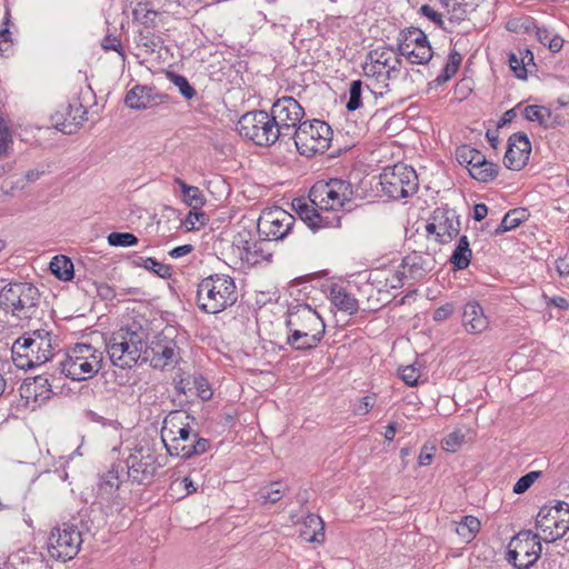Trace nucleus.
Wrapping results in <instances>:
<instances>
[{
	"label": "nucleus",
	"instance_id": "f257e3e1",
	"mask_svg": "<svg viewBox=\"0 0 569 569\" xmlns=\"http://www.w3.org/2000/svg\"><path fill=\"white\" fill-rule=\"evenodd\" d=\"M402 61L398 51L389 46L370 50L362 63L363 76L371 80L380 90L388 89L390 82L398 80L400 91L412 94L417 87L413 86V76H421L419 70L401 71Z\"/></svg>",
	"mask_w": 569,
	"mask_h": 569
},
{
	"label": "nucleus",
	"instance_id": "f03ea898",
	"mask_svg": "<svg viewBox=\"0 0 569 569\" xmlns=\"http://www.w3.org/2000/svg\"><path fill=\"white\" fill-rule=\"evenodd\" d=\"M286 327L289 331L287 345L299 351L316 348L326 333L323 319L307 303H296L288 307Z\"/></svg>",
	"mask_w": 569,
	"mask_h": 569
},
{
	"label": "nucleus",
	"instance_id": "7ed1b4c3",
	"mask_svg": "<svg viewBox=\"0 0 569 569\" xmlns=\"http://www.w3.org/2000/svg\"><path fill=\"white\" fill-rule=\"evenodd\" d=\"M52 341V333L44 329L23 333L11 347L12 362L22 370L46 363L53 356Z\"/></svg>",
	"mask_w": 569,
	"mask_h": 569
},
{
	"label": "nucleus",
	"instance_id": "20e7f679",
	"mask_svg": "<svg viewBox=\"0 0 569 569\" xmlns=\"http://www.w3.org/2000/svg\"><path fill=\"white\" fill-rule=\"evenodd\" d=\"M237 299L234 279L228 274H210L197 288V305L204 313L217 315L234 305Z\"/></svg>",
	"mask_w": 569,
	"mask_h": 569
},
{
	"label": "nucleus",
	"instance_id": "39448f33",
	"mask_svg": "<svg viewBox=\"0 0 569 569\" xmlns=\"http://www.w3.org/2000/svg\"><path fill=\"white\" fill-rule=\"evenodd\" d=\"M147 332L139 326L122 327L112 332L107 341L110 360L122 369L132 368L146 351Z\"/></svg>",
	"mask_w": 569,
	"mask_h": 569
},
{
	"label": "nucleus",
	"instance_id": "423d86ee",
	"mask_svg": "<svg viewBox=\"0 0 569 569\" xmlns=\"http://www.w3.org/2000/svg\"><path fill=\"white\" fill-rule=\"evenodd\" d=\"M39 303L40 292L30 282H10L0 290V308L18 319L34 318Z\"/></svg>",
	"mask_w": 569,
	"mask_h": 569
},
{
	"label": "nucleus",
	"instance_id": "0eeeda50",
	"mask_svg": "<svg viewBox=\"0 0 569 569\" xmlns=\"http://www.w3.org/2000/svg\"><path fill=\"white\" fill-rule=\"evenodd\" d=\"M60 365L66 377L74 381H84L93 378L101 369L102 353L91 345L77 343L68 349Z\"/></svg>",
	"mask_w": 569,
	"mask_h": 569
},
{
	"label": "nucleus",
	"instance_id": "6e6552de",
	"mask_svg": "<svg viewBox=\"0 0 569 569\" xmlns=\"http://www.w3.org/2000/svg\"><path fill=\"white\" fill-rule=\"evenodd\" d=\"M240 136L259 147H270L281 141V132L276 128L273 118L263 110L244 113L238 121Z\"/></svg>",
	"mask_w": 569,
	"mask_h": 569
},
{
	"label": "nucleus",
	"instance_id": "1a4fd4ad",
	"mask_svg": "<svg viewBox=\"0 0 569 569\" xmlns=\"http://www.w3.org/2000/svg\"><path fill=\"white\" fill-rule=\"evenodd\" d=\"M353 198L352 184L342 179L316 182L309 191V200L320 210L338 211Z\"/></svg>",
	"mask_w": 569,
	"mask_h": 569
},
{
	"label": "nucleus",
	"instance_id": "9d476101",
	"mask_svg": "<svg viewBox=\"0 0 569 569\" xmlns=\"http://www.w3.org/2000/svg\"><path fill=\"white\" fill-rule=\"evenodd\" d=\"M332 130L325 121L313 119L300 123L292 137L300 154L312 157L330 147Z\"/></svg>",
	"mask_w": 569,
	"mask_h": 569
},
{
	"label": "nucleus",
	"instance_id": "9b49d317",
	"mask_svg": "<svg viewBox=\"0 0 569 569\" xmlns=\"http://www.w3.org/2000/svg\"><path fill=\"white\" fill-rule=\"evenodd\" d=\"M536 528L537 535L547 543L565 537L569 530V505L559 501L551 507H541L536 517Z\"/></svg>",
	"mask_w": 569,
	"mask_h": 569
},
{
	"label": "nucleus",
	"instance_id": "f8f14e48",
	"mask_svg": "<svg viewBox=\"0 0 569 569\" xmlns=\"http://www.w3.org/2000/svg\"><path fill=\"white\" fill-rule=\"evenodd\" d=\"M379 178L382 191L395 200L416 193L419 187L416 171L403 163L386 167Z\"/></svg>",
	"mask_w": 569,
	"mask_h": 569
},
{
	"label": "nucleus",
	"instance_id": "ddd939ff",
	"mask_svg": "<svg viewBox=\"0 0 569 569\" xmlns=\"http://www.w3.org/2000/svg\"><path fill=\"white\" fill-rule=\"evenodd\" d=\"M189 416L181 411H171L163 421L161 439L170 456L180 457V448L192 443L197 432L184 420Z\"/></svg>",
	"mask_w": 569,
	"mask_h": 569
},
{
	"label": "nucleus",
	"instance_id": "4468645a",
	"mask_svg": "<svg viewBox=\"0 0 569 569\" xmlns=\"http://www.w3.org/2000/svg\"><path fill=\"white\" fill-rule=\"evenodd\" d=\"M270 114L281 132L282 141H286L292 139L298 126L302 123L305 110L295 98L284 96L273 102Z\"/></svg>",
	"mask_w": 569,
	"mask_h": 569
},
{
	"label": "nucleus",
	"instance_id": "2eb2a0df",
	"mask_svg": "<svg viewBox=\"0 0 569 569\" xmlns=\"http://www.w3.org/2000/svg\"><path fill=\"white\" fill-rule=\"evenodd\" d=\"M82 543L79 529L69 523L54 528L48 538V553L56 560L67 561L74 558Z\"/></svg>",
	"mask_w": 569,
	"mask_h": 569
},
{
	"label": "nucleus",
	"instance_id": "dca6fc26",
	"mask_svg": "<svg viewBox=\"0 0 569 569\" xmlns=\"http://www.w3.org/2000/svg\"><path fill=\"white\" fill-rule=\"evenodd\" d=\"M171 333L172 330L161 331L153 337L149 345L146 342L143 361L149 360L152 368L159 370L177 363L180 358L179 348Z\"/></svg>",
	"mask_w": 569,
	"mask_h": 569
},
{
	"label": "nucleus",
	"instance_id": "f3484780",
	"mask_svg": "<svg viewBox=\"0 0 569 569\" xmlns=\"http://www.w3.org/2000/svg\"><path fill=\"white\" fill-rule=\"evenodd\" d=\"M296 218L280 207L269 208L262 211L258 219L257 228L264 240H282L292 230Z\"/></svg>",
	"mask_w": 569,
	"mask_h": 569
},
{
	"label": "nucleus",
	"instance_id": "a211bd4d",
	"mask_svg": "<svg viewBox=\"0 0 569 569\" xmlns=\"http://www.w3.org/2000/svg\"><path fill=\"white\" fill-rule=\"evenodd\" d=\"M542 539L530 530L520 531L511 541L509 557L518 569H529L539 559Z\"/></svg>",
	"mask_w": 569,
	"mask_h": 569
},
{
	"label": "nucleus",
	"instance_id": "6ab92c4d",
	"mask_svg": "<svg viewBox=\"0 0 569 569\" xmlns=\"http://www.w3.org/2000/svg\"><path fill=\"white\" fill-rule=\"evenodd\" d=\"M429 234H435L436 241L446 244L460 232V220L453 210L438 208L433 211L432 221L426 226Z\"/></svg>",
	"mask_w": 569,
	"mask_h": 569
},
{
	"label": "nucleus",
	"instance_id": "aec40b11",
	"mask_svg": "<svg viewBox=\"0 0 569 569\" xmlns=\"http://www.w3.org/2000/svg\"><path fill=\"white\" fill-rule=\"evenodd\" d=\"M128 477L137 483H149L154 477L158 467L157 458L153 453H142V449L131 453L127 460Z\"/></svg>",
	"mask_w": 569,
	"mask_h": 569
},
{
	"label": "nucleus",
	"instance_id": "412c9836",
	"mask_svg": "<svg viewBox=\"0 0 569 569\" xmlns=\"http://www.w3.org/2000/svg\"><path fill=\"white\" fill-rule=\"evenodd\" d=\"M169 96L158 92L154 88L148 86H134L128 91L124 98L126 106L134 110H146L167 103Z\"/></svg>",
	"mask_w": 569,
	"mask_h": 569
},
{
	"label": "nucleus",
	"instance_id": "4be33fe9",
	"mask_svg": "<svg viewBox=\"0 0 569 569\" xmlns=\"http://www.w3.org/2000/svg\"><path fill=\"white\" fill-rule=\"evenodd\" d=\"M531 143L523 132H517L509 137L508 148L505 154V166L511 170L522 169L530 156Z\"/></svg>",
	"mask_w": 569,
	"mask_h": 569
},
{
	"label": "nucleus",
	"instance_id": "5701e85b",
	"mask_svg": "<svg viewBox=\"0 0 569 569\" xmlns=\"http://www.w3.org/2000/svg\"><path fill=\"white\" fill-rule=\"evenodd\" d=\"M462 325L467 332L472 335L481 333L488 328V318L478 302L471 301L465 305Z\"/></svg>",
	"mask_w": 569,
	"mask_h": 569
},
{
	"label": "nucleus",
	"instance_id": "b1692460",
	"mask_svg": "<svg viewBox=\"0 0 569 569\" xmlns=\"http://www.w3.org/2000/svg\"><path fill=\"white\" fill-rule=\"evenodd\" d=\"M378 94L382 96V90L377 92L371 89L369 84L365 86L361 80H353L349 87V100L346 104V109L349 112H353L363 106V100L370 102L375 101Z\"/></svg>",
	"mask_w": 569,
	"mask_h": 569
},
{
	"label": "nucleus",
	"instance_id": "393cba45",
	"mask_svg": "<svg viewBox=\"0 0 569 569\" xmlns=\"http://www.w3.org/2000/svg\"><path fill=\"white\" fill-rule=\"evenodd\" d=\"M87 114V109L76 100L67 107L64 120L57 127L63 133L72 134L88 120Z\"/></svg>",
	"mask_w": 569,
	"mask_h": 569
},
{
	"label": "nucleus",
	"instance_id": "a878e982",
	"mask_svg": "<svg viewBox=\"0 0 569 569\" xmlns=\"http://www.w3.org/2000/svg\"><path fill=\"white\" fill-rule=\"evenodd\" d=\"M51 385L49 379L43 376H37L32 380H26L20 387V393L27 399L42 401L50 398Z\"/></svg>",
	"mask_w": 569,
	"mask_h": 569
},
{
	"label": "nucleus",
	"instance_id": "bb28decb",
	"mask_svg": "<svg viewBox=\"0 0 569 569\" xmlns=\"http://www.w3.org/2000/svg\"><path fill=\"white\" fill-rule=\"evenodd\" d=\"M467 168L473 179L483 183L493 181L499 172V166L488 161L481 151L479 152V162L473 160Z\"/></svg>",
	"mask_w": 569,
	"mask_h": 569
},
{
	"label": "nucleus",
	"instance_id": "cd10ccee",
	"mask_svg": "<svg viewBox=\"0 0 569 569\" xmlns=\"http://www.w3.org/2000/svg\"><path fill=\"white\" fill-rule=\"evenodd\" d=\"M397 51L399 56L405 57L412 64H426L433 54L431 46H413L408 48V43H397Z\"/></svg>",
	"mask_w": 569,
	"mask_h": 569
},
{
	"label": "nucleus",
	"instance_id": "c85d7f7f",
	"mask_svg": "<svg viewBox=\"0 0 569 569\" xmlns=\"http://www.w3.org/2000/svg\"><path fill=\"white\" fill-rule=\"evenodd\" d=\"M471 257L472 251L470 249L469 240L467 236H462L459 238L456 249L450 257V262L455 269L465 270L469 267Z\"/></svg>",
	"mask_w": 569,
	"mask_h": 569
},
{
	"label": "nucleus",
	"instance_id": "c756f323",
	"mask_svg": "<svg viewBox=\"0 0 569 569\" xmlns=\"http://www.w3.org/2000/svg\"><path fill=\"white\" fill-rule=\"evenodd\" d=\"M174 183L180 187L183 201L187 206L191 207L193 210H200L204 206V196L198 187L189 186L178 177L174 178Z\"/></svg>",
	"mask_w": 569,
	"mask_h": 569
},
{
	"label": "nucleus",
	"instance_id": "7c9ffc66",
	"mask_svg": "<svg viewBox=\"0 0 569 569\" xmlns=\"http://www.w3.org/2000/svg\"><path fill=\"white\" fill-rule=\"evenodd\" d=\"M288 490V486L282 481H272L262 486L257 492V499L262 503L278 502Z\"/></svg>",
	"mask_w": 569,
	"mask_h": 569
},
{
	"label": "nucleus",
	"instance_id": "2f4dec72",
	"mask_svg": "<svg viewBox=\"0 0 569 569\" xmlns=\"http://www.w3.org/2000/svg\"><path fill=\"white\" fill-rule=\"evenodd\" d=\"M400 267L408 270L409 278L412 280L421 279L428 271L425 258L417 252L406 256Z\"/></svg>",
	"mask_w": 569,
	"mask_h": 569
},
{
	"label": "nucleus",
	"instance_id": "473e14b6",
	"mask_svg": "<svg viewBox=\"0 0 569 569\" xmlns=\"http://www.w3.org/2000/svg\"><path fill=\"white\" fill-rule=\"evenodd\" d=\"M330 295H331V302L339 310H342L349 315H353L358 311V309H359L358 300L350 293L346 292L343 289L332 288Z\"/></svg>",
	"mask_w": 569,
	"mask_h": 569
},
{
	"label": "nucleus",
	"instance_id": "72a5a7b5",
	"mask_svg": "<svg viewBox=\"0 0 569 569\" xmlns=\"http://www.w3.org/2000/svg\"><path fill=\"white\" fill-rule=\"evenodd\" d=\"M455 530L465 541H471L480 530V521L473 516H466L461 521H455Z\"/></svg>",
	"mask_w": 569,
	"mask_h": 569
},
{
	"label": "nucleus",
	"instance_id": "f704fd0d",
	"mask_svg": "<svg viewBox=\"0 0 569 569\" xmlns=\"http://www.w3.org/2000/svg\"><path fill=\"white\" fill-rule=\"evenodd\" d=\"M264 244V240H256L251 247L240 253L241 261L246 262L248 266H256L264 260H269L271 254L266 252L263 248Z\"/></svg>",
	"mask_w": 569,
	"mask_h": 569
},
{
	"label": "nucleus",
	"instance_id": "c9c22d12",
	"mask_svg": "<svg viewBox=\"0 0 569 569\" xmlns=\"http://www.w3.org/2000/svg\"><path fill=\"white\" fill-rule=\"evenodd\" d=\"M528 217L527 210L523 208H517L508 211L498 228L496 229V234H500L512 229H516Z\"/></svg>",
	"mask_w": 569,
	"mask_h": 569
},
{
	"label": "nucleus",
	"instance_id": "e433bc0d",
	"mask_svg": "<svg viewBox=\"0 0 569 569\" xmlns=\"http://www.w3.org/2000/svg\"><path fill=\"white\" fill-rule=\"evenodd\" d=\"M318 213H312L313 222L310 227L311 230L317 231L322 228H338L341 224V217L337 211H325L318 208Z\"/></svg>",
	"mask_w": 569,
	"mask_h": 569
},
{
	"label": "nucleus",
	"instance_id": "4c0bfd02",
	"mask_svg": "<svg viewBox=\"0 0 569 569\" xmlns=\"http://www.w3.org/2000/svg\"><path fill=\"white\" fill-rule=\"evenodd\" d=\"M134 264L153 272L162 279H169L172 276V268L169 264H164L151 257H138V259L134 260Z\"/></svg>",
	"mask_w": 569,
	"mask_h": 569
},
{
	"label": "nucleus",
	"instance_id": "58836bf2",
	"mask_svg": "<svg viewBox=\"0 0 569 569\" xmlns=\"http://www.w3.org/2000/svg\"><path fill=\"white\" fill-rule=\"evenodd\" d=\"M51 272L60 280L69 281L73 278V263L64 257H54L50 262Z\"/></svg>",
	"mask_w": 569,
	"mask_h": 569
},
{
	"label": "nucleus",
	"instance_id": "ea45409f",
	"mask_svg": "<svg viewBox=\"0 0 569 569\" xmlns=\"http://www.w3.org/2000/svg\"><path fill=\"white\" fill-rule=\"evenodd\" d=\"M397 43H408V48L430 46L426 33L418 28H407L399 33Z\"/></svg>",
	"mask_w": 569,
	"mask_h": 569
},
{
	"label": "nucleus",
	"instance_id": "a19ab883",
	"mask_svg": "<svg viewBox=\"0 0 569 569\" xmlns=\"http://www.w3.org/2000/svg\"><path fill=\"white\" fill-rule=\"evenodd\" d=\"M523 116L528 121H537L543 128H550L551 112L549 109L540 106H527L523 110Z\"/></svg>",
	"mask_w": 569,
	"mask_h": 569
},
{
	"label": "nucleus",
	"instance_id": "79ce46f5",
	"mask_svg": "<svg viewBox=\"0 0 569 569\" xmlns=\"http://www.w3.org/2000/svg\"><path fill=\"white\" fill-rule=\"evenodd\" d=\"M133 20L143 24L147 30L156 26L158 12L150 9L148 3L139 2L132 11Z\"/></svg>",
	"mask_w": 569,
	"mask_h": 569
},
{
	"label": "nucleus",
	"instance_id": "37998d69",
	"mask_svg": "<svg viewBox=\"0 0 569 569\" xmlns=\"http://www.w3.org/2000/svg\"><path fill=\"white\" fill-rule=\"evenodd\" d=\"M120 487V478L118 470L112 467L106 473H103L100 478L99 489L102 493L112 495Z\"/></svg>",
	"mask_w": 569,
	"mask_h": 569
},
{
	"label": "nucleus",
	"instance_id": "c03bdc74",
	"mask_svg": "<svg viewBox=\"0 0 569 569\" xmlns=\"http://www.w3.org/2000/svg\"><path fill=\"white\" fill-rule=\"evenodd\" d=\"M209 440L206 438H200L197 433L192 443L183 445V448H180V458L188 459L192 456H198L204 453L209 449Z\"/></svg>",
	"mask_w": 569,
	"mask_h": 569
},
{
	"label": "nucleus",
	"instance_id": "a18cd8bd",
	"mask_svg": "<svg viewBox=\"0 0 569 569\" xmlns=\"http://www.w3.org/2000/svg\"><path fill=\"white\" fill-rule=\"evenodd\" d=\"M306 525L309 527L319 528V530L313 531L312 533H309L308 531H302L301 536L303 537V539L310 542H321L325 538L322 519L319 516L310 515L307 517Z\"/></svg>",
	"mask_w": 569,
	"mask_h": 569
},
{
	"label": "nucleus",
	"instance_id": "49530a36",
	"mask_svg": "<svg viewBox=\"0 0 569 569\" xmlns=\"http://www.w3.org/2000/svg\"><path fill=\"white\" fill-rule=\"evenodd\" d=\"M439 3L450 14V20L460 21L467 16L466 4L458 0H439Z\"/></svg>",
	"mask_w": 569,
	"mask_h": 569
},
{
	"label": "nucleus",
	"instance_id": "de8ad7c7",
	"mask_svg": "<svg viewBox=\"0 0 569 569\" xmlns=\"http://www.w3.org/2000/svg\"><path fill=\"white\" fill-rule=\"evenodd\" d=\"M479 150L469 144H462L456 149V158L460 164L469 167L473 160L477 163L479 162Z\"/></svg>",
	"mask_w": 569,
	"mask_h": 569
},
{
	"label": "nucleus",
	"instance_id": "09e8293b",
	"mask_svg": "<svg viewBox=\"0 0 569 569\" xmlns=\"http://www.w3.org/2000/svg\"><path fill=\"white\" fill-rule=\"evenodd\" d=\"M137 46L143 48L146 53H153L159 47V37L154 36L150 30H142L138 34Z\"/></svg>",
	"mask_w": 569,
	"mask_h": 569
},
{
	"label": "nucleus",
	"instance_id": "8fccbe9b",
	"mask_svg": "<svg viewBox=\"0 0 569 569\" xmlns=\"http://www.w3.org/2000/svg\"><path fill=\"white\" fill-rule=\"evenodd\" d=\"M168 76L171 82L179 89L182 97L191 100L196 96L197 92L194 88L189 83L186 77L172 72H169Z\"/></svg>",
	"mask_w": 569,
	"mask_h": 569
},
{
	"label": "nucleus",
	"instance_id": "3c124183",
	"mask_svg": "<svg viewBox=\"0 0 569 569\" xmlns=\"http://www.w3.org/2000/svg\"><path fill=\"white\" fill-rule=\"evenodd\" d=\"M108 243L112 247H132L138 243V238L130 232H111Z\"/></svg>",
	"mask_w": 569,
	"mask_h": 569
},
{
	"label": "nucleus",
	"instance_id": "603ef678",
	"mask_svg": "<svg viewBox=\"0 0 569 569\" xmlns=\"http://www.w3.org/2000/svg\"><path fill=\"white\" fill-rule=\"evenodd\" d=\"M538 38L540 42L547 46L552 52H558L563 46V39L559 36H551L547 30H539Z\"/></svg>",
	"mask_w": 569,
	"mask_h": 569
},
{
	"label": "nucleus",
	"instance_id": "864d4df0",
	"mask_svg": "<svg viewBox=\"0 0 569 569\" xmlns=\"http://www.w3.org/2000/svg\"><path fill=\"white\" fill-rule=\"evenodd\" d=\"M540 476L541 471H530L520 477L513 486V492L517 495L526 492Z\"/></svg>",
	"mask_w": 569,
	"mask_h": 569
},
{
	"label": "nucleus",
	"instance_id": "5fc2aeb1",
	"mask_svg": "<svg viewBox=\"0 0 569 569\" xmlns=\"http://www.w3.org/2000/svg\"><path fill=\"white\" fill-rule=\"evenodd\" d=\"M465 441V436L460 431H453L447 435L442 440L445 450L456 452Z\"/></svg>",
	"mask_w": 569,
	"mask_h": 569
},
{
	"label": "nucleus",
	"instance_id": "6e6d98bb",
	"mask_svg": "<svg viewBox=\"0 0 569 569\" xmlns=\"http://www.w3.org/2000/svg\"><path fill=\"white\" fill-rule=\"evenodd\" d=\"M508 62L510 69L515 72L517 78H527V68L523 67V58H520L518 52H510L508 56Z\"/></svg>",
	"mask_w": 569,
	"mask_h": 569
},
{
	"label": "nucleus",
	"instance_id": "4d7b16f0",
	"mask_svg": "<svg viewBox=\"0 0 569 569\" xmlns=\"http://www.w3.org/2000/svg\"><path fill=\"white\" fill-rule=\"evenodd\" d=\"M296 211L299 214V217L301 218V220L303 222H306L308 224V227L310 228L313 222L312 213H318L319 210H318V207H316L313 204L309 206L308 203L301 202L299 200L298 204L296 207Z\"/></svg>",
	"mask_w": 569,
	"mask_h": 569
},
{
	"label": "nucleus",
	"instance_id": "13d9d810",
	"mask_svg": "<svg viewBox=\"0 0 569 569\" xmlns=\"http://www.w3.org/2000/svg\"><path fill=\"white\" fill-rule=\"evenodd\" d=\"M256 239L252 238L249 231L239 232L233 240V246L240 257V253L244 252L246 249L252 246Z\"/></svg>",
	"mask_w": 569,
	"mask_h": 569
},
{
	"label": "nucleus",
	"instance_id": "bf43d9fd",
	"mask_svg": "<svg viewBox=\"0 0 569 569\" xmlns=\"http://www.w3.org/2000/svg\"><path fill=\"white\" fill-rule=\"evenodd\" d=\"M101 47L106 51L113 50L124 58V51L120 39L113 34H107L101 41Z\"/></svg>",
	"mask_w": 569,
	"mask_h": 569
},
{
	"label": "nucleus",
	"instance_id": "052dcab7",
	"mask_svg": "<svg viewBox=\"0 0 569 569\" xmlns=\"http://www.w3.org/2000/svg\"><path fill=\"white\" fill-rule=\"evenodd\" d=\"M376 403V396L362 397L353 408V413L357 416H365L373 408Z\"/></svg>",
	"mask_w": 569,
	"mask_h": 569
},
{
	"label": "nucleus",
	"instance_id": "680f3d73",
	"mask_svg": "<svg viewBox=\"0 0 569 569\" xmlns=\"http://www.w3.org/2000/svg\"><path fill=\"white\" fill-rule=\"evenodd\" d=\"M11 142V134L8 127L0 119V159L8 156L9 143Z\"/></svg>",
	"mask_w": 569,
	"mask_h": 569
},
{
	"label": "nucleus",
	"instance_id": "e2e57ef3",
	"mask_svg": "<svg viewBox=\"0 0 569 569\" xmlns=\"http://www.w3.org/2000/svg\"><path fill=\"white\" fill-rule=\"evenodd\" d=\"M419 377L420 373L413 366H407L400 370V378L406 385L410 387H413L418 383Z\"/></svg>",
	"mask_w": 569,
	"mask_h": 569
},
{
	"label": "nucleus",
	"instance_id": "0e129e2a",
	"mask_svg": "<svg viewBox=\"0 0 569 569\" xmlns=\"http://www.w3.org/2000/svg\"><path fill=\"white\" fill-rule=\"evenodd\" d=\"M207 221H208V218L204 212L192 209L188 213L184 223L189 230H192V229H196V222H200L201 226H204Z\"/></svg>",
	"mask_w": 569,
	"mask_h": 569
},
{
	"label": "nucleus",
	"instance_id": "69168bd1",
	"mask_svg": "<svg viewBox=\"0 0 569 569\" xmlns=\"http://www.w3.org/2000/svg\"><path fill=\"white\" fill-rule=\"evenodd\" d=\"M455 309L452 302L445 303L435 310L432 318L436 322H442L452 316Z\"/></svg>",
	"mask_w": 569,
	"mask_h": 569
},
{
	"label": "nucleus",
	"instance_id": "338daca9",
	"mask_svg": "<svg viewBox=\"0 0 569 569\" xmlns=\"http://www.w3.org/2000/svg\"><path fill=\"white\" fill-rule=\"evenodd\" d=\"M96 292L102 300H112L116 297L114 289L106 282L96 283Z\"/></svg>",
	"mask_w": 569,
	"mask_h": 569
},
{
	"label": "nucleus",
	"instance_id": "774afa93",
	"mask_svg": "<svg viewBox=\"0 0 569 569\" xmlns=\"http://www.w3.org/2000/svg\"><path fill=\"white\" fill-rule=\"evenodd\" d=\"M459 70L458 67L452 66L451 63L447 62L446 66L442 69V72L436 78V82L438 84H442L450 80Z\"/></svg>",
	"mask_w": 569,
	"mask_h": 569
}]
</instances>
